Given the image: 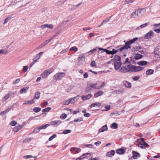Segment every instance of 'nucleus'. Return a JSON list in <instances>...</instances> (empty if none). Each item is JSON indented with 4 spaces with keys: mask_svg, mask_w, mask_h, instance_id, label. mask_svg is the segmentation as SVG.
Returning a JSON list of instances; mask_svg holds the SVG:
<instances>
[{
    "mask_svg": "<svg viewBox=\"0 0 160 160\" xmlns=\"http://www.w3.org/2000/svg\"><path fill=\"white\" fill-rule=\"evenodd\" d=\"M153 35V32L152 31H150L145 34L144 38L145 39H149L151 38V37Z\"/></svg>",
    "mask_w": 160,
    "mask_h": 160,
    "instance_id": "nucleus-13",
    "label": "nucleus"
},
{
    "mask_svg": "<svg viewBox=\"0 0 160 160\" xmlns=\"http://www.w3.org/2000/svg\"><path fill=\"white\" fill-rule=\"evenodd\" d=\"M7 52V51L4 49H2L0 50V54H3L6 53Z\"/></svg>",
    "mask_w": 160,
    "mask_h": 160,
    "instance_id": "nucleus-54",
    "label": "nucleus"
},
{
    "mask_svg": "<svg viewBox=\"0 0 160 160\" xmlns=\"http://www.w3.org/2000/svg\"><path fill=\"white\" fill-rule=\"evenodd\" d=\"M31 141V139L30 138H26L23 141V143L29 142Z\"/></svg>",
    "mask_w": 160,
    "mask_h": 160,
    "instance_id": "nucleus-42",
    "label": "nucleus"
},
{
    "mask_svg": "<svg viewBox=\"0 0 160 160\" xmlns=\"http://www.w3.org/2000/svg\"><path fill=\"white\" fill-rule=\"evenodd\" d=\"M70 50L76 52L78 50V48L76 47H73L70 49Z\"/></svg>",
    "mask_w": 160,
    "mask_h": 160,
    "instance_id": "nucleus-39",
    "label": "nucleus"
},
{
    "mask_svg": "<svg viewBox=\"0 0 160 160\" xmlns=\"http://www.w3.org/2000/svg\"><path fill=\"white\" fill-rule=\"evenodd\" d=\"M123 83L125 86L127 88H130L131 87L132 85L131 83L127 81H124Z\"/></svg>",
    "mask_w": 160,
    "mask_h": 160,
    "instance_id": "nucleus-26",
    "label": "nucleus"
},
{
    "mask_svg": "<svg viewBox=\"0 0 160 160\" xmlns=\"http://www.w3.org/2000/svg\"><path fill=\"white\" fill-rule=\"evenodd\" d=\"M32 157V156L30 155H26L24 156V158L25 159L31 158Z\"/></svg>",
    "mask_w": 160,
    "mask_h": 160,
    "instance_id": "nucleus-61",
    "label": "nucleus"
},
{
    "mask_svg": "<svg viewBox=\"0 0 160 160\" xmlns=\"http://www.w3.org/2000/svg\"><path fill=\"white\" fill-rule=\"evenodd\" d=\"M78 98L79 96L78 95L72 98H69V100L70 103H73L77 101V100L78 99Z\"/></svg>",
    "mask_w": 160,
    "mask_h": 160,
    "instance_id": "nucleus-19",
    "label": "nucleus"
},
{
    "mask_svg": "<svg viewBox=\"0 0 160 160\" xmlns=\"http://www.w3.org/2000/svg\"><path fill=\"white\" fill-rule=\"evenodd\" d=\"M37 62V60H34L33 59V61L31 63L30 68H31Z\"/></svg>",
    "mask_w": 160,
    "mask_h": 160,
    "instance_id": "nucleus-56",
    "label": "nucleus"
},
{
    "mask_svg": "<svg viewBox=\"0 0 160 160\" xmlns=\"http://www.w3.org/2000/svg\"><path fill=\"white\" fill-rule=\"evenodd\" d=\"M71 132V130H64L63 132L62 133L64 134H67L68 133H69Z\"/></svg>",
    "mask_w": 160,
    "mask_h": 160,
    "instance_id": "nucleus-47",
    "label": "nucleus"
},
{
    "mask_svg": "<svg viewBox=\"0 0 160 160\" xmlns=\"http://www.w3.org/2000/svg\"><path fill=\"white\" fill-rule=\"evenodd\" d=\"M82 121L83 119L82 118L80 117L77 119H74V120L73 121V122H79L80 121Z\"/></svg>",
    "mask_w": 160,
    "mask_h": 160,
    "instance_id": "nucleus-40",
    "label": "nucleus"
},
{
    "mask_svg": "<svg viewBox=\"0 0 160 160\" xmlns=\"http://www.w3.org/2000/svg\"><path fill=\"white\" fill-rule=\"evenodd\" d=\"M137 15L138 17L142 16L144 14L146 11V10L145 8H141L136 9Z\"/></svg>",
    "mask_w": 160,
    "mask_h": 160,
    "instance_id": "nucleus-5",
    "label": "nucleus"
},
{
    "mask_svg": "<svg viewBox=\"0 0 160 160\" xmlns=\"http://www.w3.org/2000/svg\"><path fill=\"white\" fill-rule=\"evenodd\" d=\"M35 102V100H34L32 99L29 101H25L24 102V103L23 104H26L28 103H30V104H32L34 103Z\"/></svg>",
    "mask_w": 160,
    "mask_h": 160,
    "instance_id": "nucleus-34",
    "label": "nucleus"
},
{
    "mask_svg": "<svg viewBox=\"0 0 160 160\" xmlns=\"http://www.w3.org/2000/svg\"><path fill=\"white\" fill-rule=\"evenodd\" d=\"M28 69V67L27 66H25L23 67V68L22 70L23 72H26Z\"/></svg>",
    "mask_w": 160,
    "mask_h": 160,
    "instance_id": "nucleus-48",
    "label": "nucleus"
},
{
    "mask_svg": "<svg viewBox=\"0 0 160 160\" xmlns=\"http://www.w3.org/2000/svg\"><path fill=\"white\" fill-rule=\"evenodd\" d=\"M103 93V91H98L95 92L94 94V96L95 98H97L99 96H100L102 95Z\"/></svg>",
    "mask_w": 160,
    "mask_h": 160,
    "instance_id": "nucleus-25",
    "label": "nucleus"
},
{
    "mask_svg": "<svg viewBox=\"0 0 160 160\" xmlns=\"http://www.w3.org/2000/svg\"><path fill=\"white\" fill-rule=\"evenodd\" d=\"M138 146L139 147H140L142 149H145V147L144 146L143 143H139L138 145Z\"/></svg>",
    "mask_w": 160,
    "mask_h": 160,
    "instance_id": "nucleus-51",
    "label": "nucleus"
},
{
    "mask_svg": "<svg viewBox=\"0 0 160 160\" xmlns=\"http://www.w3.org/2000/svg\"><path fill=\"white\" fill-rule=\"evenodd\" d=\"M88 73L87 72H85L83 75L84 78H87L88 77Z\"/></svg>",
    "mask_w": 160,
    "mask_h": 160,
    "instance_id": "nucleus-64",
    "label": "nucleus"
},
{
    "mask_svg": "<svg viewBox=\"0 0 160 160\" xmlns=\"http://www.w3.org/2000/svg\"><path fill=\"white\" fill-rule=\"evenodd\" d=\"M86 99H89L91 98L92 97V94L90 93L88 94L86 96Z\"/></svg>",
    "mask_w": 160,
    "mask_h": 160,
    "instance_id": "nucleus-57",
    "label": "nucleus"
},
{
    "mask_svg": "<svg viewBox=\"0 0 160 160\" xmlns=\"http://www.w3.org/2000/svg\"><path fill=\"white\" fill-rule=\"evenodd\" d=\"M49 125V124H48L43 126H41L39 127H37L34 129L33 131V132L34 133H38L39 132L41 129H45Z\"/></svg>",
    "mask_w": 160,
    "mask_h": 160,
    "instance_id": "nucleus-4",
    "label": "nucleus"
},
{
    "mask_svg": "<svg viewBox=\"0 0 160 160\" xmlns=\"http://www.w3.org/2000/svg\"><path fill=\"white\" fill-rule=\"evenodd\" d=\"M67 116V115L66 114L63 113L60 116V118H61L62 119H64L65 118H66Z\"/></svg>",
    "mask_w": 160,
    "mask_h": 160,
    "instance_id": "nucleus-41",
    "label": "nucleus"
},
{
    "mask_svg": "<svg viewBox=\"0 0 160 160\" xmlns=\"http://www.w3.org/2000/svg\"><path fill=\"white\" fill-rule=\"evenodd\" d=\"M56 136V135L54 134H53L52 136H51L49 138V141H51L52 140L53 138H55Z\"/></svg>",
    "mask_w": 160,
    "mask_h": 160,
    "instance_id": "nucleus-49",
    "label": "nucleus"
},
{
    "mask_svg": "<svg viewBox=\"0 0 160 160\" xmlns=\"http://www.w3.org/2000/svg\"><path fill=\"white\" fill-rule=\"evenodd\" d=\"M115 152L114 150H111L110 152H108L106 156L108 157H111L114 155Z\"/></svg>",
    "mask_w": 160,
    "mask_h": 160,
    "instance_id": "nucleus-16",
    "label": "nucleus"
},
{
    "mask_svg": "<svg viewBox=\"0 0 160 160\" xmlns=\"http://www.w3.org/2000/svg\"><path fill=\"white\" fill-rule=\"evenodd\" d=\"M46 28H50V29H52V28L53 26L52 24H46Z\"/></svg>",
    "mask_w": 160,
    "mask_h": 160,
    "instance_id": "nucleus-46",
    "label": "nucleus"
},
{
    "mask_svg": "<svg viewBox=\"0 0 160 160\" xmlns=\"http://www.w3.org/2000/svg\"><path fill=\"white\" fill-rule=\"evenodd\" d=\"M23 126H20V125H18L15 127L13 128V131L15 132H18L20 129H21Z\"/></svg>",
    "mask_w": 160,
    "mask_h": 160,
    "instance_id": "nucleus-21",
    "label": "nucleus"
},
{
    "mask_svg": "<svg viewBox=\"0 0 160 160\" xmlns=\"http://www.w3.org/2000/svg\"><path fill=\"white\" fill-rule=\"evenodd\" d=\"M120 57L118 55H116L114 57V58L113 59V62L115 61H121Z\"/></svg>",
    "mask_w": 160,
    "mask_h": 160,
    "instance_id": "nucleus-27",
    "label": "nucleus"
},
{
    "mask_svg": "<svg viewBox=\"0 0 160 160\" xmlns=\"http://www.w3.org/2000/svg\"><path fill=\"white\" fill-rule=\"evenodd\" d=\"M110 127L112 129H116L118 128V125L117 123L114 122L111 125Z\"/></svg>",
    "mask_w": 160,
    "mask_h": 160,
    "instance_id": "nucleus-31",
    "label": "nucleus"
},
{
    "mask_svg": "<svg viewBox=\"0 0 160 160\" xmlns=\"http://www.w3.org/2000/svg\"><path fill=\"white\" fill-rule=\"evenodd\" d=\"M50 73V70L47 69L44 71V72L41 75V76L42 78H45Z\"/></svg>",
    "mask_w": 160,
    "mask_h": 160,
    "instance_id": "nucleus-11",
    "label": "nucleus"
},
{
    "mask_svg": "<svg viewBox=\"0 0 160 160\" xmlns=\"http://www.w3.org/2000/svg\"><path fill=\"white\" fill-rule=\"evenodd\" d=\"M52 40V38H51L50 39H48L46 40L44 42L42 43L40 45H39V46H38L37 48V49H38L42 48L43 47L47 44L48 43H49Z\"/></svg>",
    "mask_w": 160,
    "mask_h": 160,
    "instance_id": "nucleus-9",
    "label": "nucleus"
},
{
    "mask_svg": "<svg viewBox=\"0 0 160 160\" xmlns=\"http://www.w3.org/2000/svg\"><path fill=\"white\" fill-rule=\"evenodd\" d=\"M133 1V0H126L125 3V4H129L132 3Z\"/></svg>",
    "mask_w": 160,
    "mask_h": 160,
    "instance_id": "nucleus-50",
    "label": "nucleus"
},
{
    "mask_svg": "<svg viewBox=\"0 0 160 160\" xmlns=\"http://www.w3.org/2000/svg\"><path fill=\"white\" fill-rule=\"evenodd\" d=\"M154 52L155 56L160 58V45L157 46Z\"/></svg>",
    "mask_w": 160,
    "mask_h": 160,
    "instance_id": "nucleus-8",
    "label": "nucleus"
},
{
    "mask_svg": "<svg viewBox=\"0 0 160 160\" xmlns=\"http://www.w3.org/2000/svg\"><path fill=\"white\" fill-rule=\"evenodd\" d=\"M97 48H94L88 52V53H90V54H91L94 53L97 50Z\"/></svg>",
    "mask_w": 160,
    "mask_h": 160,
    "instance_id": "nucleus-43",
    "label": "nucleus"
},
{
    "mask_svg": "<svg viewBox=\"0 0 160 160\" xmlns=\"http://www.w3.org/2000/svg\"><path fill=\"white\" fill-rule=\"evenodd\" d=\"M108 129L107 126L105 125L102 127L99 130L100 132H103Z\"/></svg>",
    "mask_w": 160,
    "mask_h": 160,
    "instance_id": "nucleus-24",
    "label": "nucleus"
},
{
    "mask_svg": "<svg viewBox=\"0 0 160 160\" xmlns=\"http://www.w3.org/2000/svg\"><path fill=\"white\" fill-rule=\"evenodd\" d=\"M128 65L126 66H122L119 70V72L123 73L129 72Z\"/></svg>",
    "mask_w": 160,
    "mask_h": 160,
    "instance_id": "nucleus-7",
    "label": "nucleus"
},
{
    "mask_svg": "<svg viewBox=\"0 0 160 160\" xmlns=\"http://www.w3.org/2000/svg\"><path fill=\"white\" fill-rule=\"evenodd\" d=\"M17 124V122L15 121H12L10 122V124L12 126H15Z\"/></svg>",
    "mask_w": 160,
    "mask_h": 160,
    "instance_id": "nucleus-52",
    "label": "nucleus"
},
{
    "mask_svg": "<svg viewBox=\"0 0 160 160\" xmlns=\"http://www.w3.org/2000/svg\"><path fill=\"white\" fill-rule=\"evenodd\" d=\"M96 48H98V49L100 51L103 50V51L106 52L107 53V54H111V51H109L107 49L102 48H99L98 47H97Z\"/></svg>",
    "mask_w": 160,
    "mask_h": 160,
    "instance_id": "nucleus-20",
    "label": "nucleus"
},
{
    "mask_svg": "<svg viewBox=\"0 0 160 160\" xmlns=\"http://www.w3.org/2000/svg\"><path fill=\"white\" fill-rule=\"evenodd\" d=\"M129 72H137L143 69V68L141 66H135L134 65H128Z\"/></svg>",
    "mask_w": 160,
    "mask_h": 160,
    "instance_id": "nucleus-2",
    "label": "nucleus"
},
{
    "mask_svg": "<svg viewBox=\"0 0 160 160\" xmlns=\"http://www.w3.org/2000/svg\"><path fill=\"white\" fill-rule=\"evenodd\" d=\"M40 58V57L39 56V55H38L37 54L35 57L33 59L34 60H37V61Z\"/></svg>",
    "mask_w": 160,
    "mask_h": 160,
    "instance_id": "nucleus-58",
    "label": "nucleus"
},
{
    "mask_svg": "<svg viewBox=\"0 0 160 160\" xmlns=\"http://www.w3.org/2000/svg\"><path fill=\"white\" fill-rule=\"evenodd\" d=\"M70 103V102L69 99H68V100H65L62 102V103L63 105H68Z\"/></svg>",
    "mask_w": 160,
    "mask_h": 160,
    "instance_id": "nucleus-45",
    "label": "nucleus"
},
{
    "mask_svg": "<svg viewBox=\"0 0 160 160\" xmlns=\"http://www.w3.org/2000/svg\"><path fill=\"white\" fill-rule=\"evenodd\" d=\"M97 83H89L87 84V87L85 88V92L88 93L92 90V89H99L98 87L97 86Z\"/></svg>",
    "mask_w": 160,
    "mask_h": 160,
    "instance_id": "nucleus-3",
    "label": "nucleus"
},
{
    "mask_svg": "<svg viewBox=\"0 0 160 160\" xmlns=\"http://www.w3.org/2000/svg\"><path fill=\"white\" fill-rule=\"evenodd\" d=\"M41 110V108L39 107H36L33 108V111L36 112H38Z\"/></svg>",
    "mask_w": 160,
    "mask_h": 160,
    "instance_id": "nucleus-36",
    "label": "nucleus"
},
{
    "mask_svg": "<svg viewBox=\"0 0 160 160\" xmlns=\"http://www.w3.org/2000/svg\"><path fill=\"white\" fill-rule=\"evenodd\" d=\"M20 79H16L15 81L13 82V84H16L17 83H18L20 81Z\"/></svg>",
    "mask_w": 160,
    "mask_h": 160,
    "instance_id": "nucleus-63",
    "label": "nucleus"
},
{
    "mask_svg": "<svg viewBox=\"0 0 160 160\" xmlns=\"http://www.w3.org/2000/svg\"><path fill=\"white\" fill-rule=\"evenodd\" d=\"M90 65L92 67H95L96 65V62L94 61H92L91 62Z\"/></svg>",
    "mask_w": 160,
    "mask_h": 160,
    "instance_id": "nucleus-53",
    "label": "nucleus"
},
{
    "mask_svg": "<svg viewBox=\"0 0 160 160\" xmlns=\"http://www.w3.org/2000/svg\"><path fill=\"white\" fill-rule=\"evenodd\" d=\"M137 12L136 9L135 10V12H132L131 14V17L133 18H136L138 17V15L137 14Z\"/></svg>",
    "mask_w": 160,
    "mask_h": 160,
    "instance_id": "nucleus-17",
    "label": "nucleus"
},
{
    "mask_svg": "<svg viewBox=\"0 0 160 160\" xmlns=\"http://www.w3.org/2000/svg\"><path fill=\"white\" fill-rule=\"evenodd\" d=\"M148 62L144 61H141L138 62V65L141 66H143L146 65L147 64Z\"/></svg>",
    "mask_w": 160,
    "mask_h": 160,
    "instance_id": "nucleus-33",
    "label": "nucleus"
},
{
    "mask_svg": "<svg viewBox=\"0 0 160 160\" xmlns=\"http://www.w3.org/2000/svg\"><path fill=\"white\" fill-rule=\"evenodd\" d=\"M83 116L85 117H89L90 116V114L89 113L86 112L84 114Z\"/></svg>",
    "mask_w": 160,
    "mask_h": 160,
    "instance_id": "nucleus-62",
    "label": "nucleus"
},
{
    "mask_svg": "<svg viewBox=\"0 0 160 160\" xmlns=\"http://www.w3.org/2000/svg\"><path fill=\"white\" fill-rule=\"evenodd\" d=\"M51 109V107H48L42 110V112H49Z\"/></svg>",
    "mask_w": 160,
    "mask_h": 160,
    "instance_id": "nucleus-37",
    "label": "nucleus"
},
{
    "mask_svg": "<svg viewBox=\"0 0 160 160\" xmlns=\"http://www.w3.org/2000/svg\"><path fill=\"white\" fill-rule=\"evenodd\" d=\"M40 92H38L35 93V95L33 98V100H35V99H38L40 98Z\"/></svg>",
    "mask_w": 160,
    "mask_h": 160,
    "instance_id": "nucleus-29",
    "label": "nucleus"
},
{
    "mask_svg": "<svg viewBox=\"0 0 160 160\" xmlns=\"http://www.w3.org/2000/svg\"><path fill=\"white\" fill-rule=\"evenodd\" d=\"M128 62L129 64L131 65H132V64H135L136 63V62L133 60L132 59H131L130 60L128 61V58H127L126 59L125 62H124V64H125V63Z\"/></svg>",
    "mask_w": 160,
    "mask_h": 160,
    "instance_id": "nucleus-18",
    "label": "nucleus"
},
{
    "mask_svg": "<svg viewBox=\"0 0 160 160\" xmlns=\"http://www.w3.org/2000/svg\"><path fill=\"white\" fill-rule=\"evenodd\" d=\"M65 75V74L63 72L58 73L54 76V79H60L64 77Z\"/></svg>",
    "mask_w": 160,
    "mask_h": 160,
    "instance_id": "nucleus-6",
    "label": "nucleus"
},
{
    "mask_svg": "<svg viewBox=\"0 0 160 160\" xmlns=\"http://www.w3.org/2000/svg\"><path fill=\"white\" fill-rule=\"evenodd\" d=\"M114 62L115 69L116 70H118L122 65L121 61H115Z\"/></svg>",
    "mask_w": 160,
    "mask_h": 160,
    "instance_id": "nucleus-10",
    "label": "nucleus"
},
{
    "mask_svg": "<svg viewBox=\"0 0 160 160\" xmlns=\"http://www.w3.org/2000/svg\"><path fill=\"white\" fill-rule=\"evenodd\" d=\"M148 22L146 23L141 25L140 26L137 28V29L138 30L140 28H143L147 26L149 24Z\"/></svg>",
    "mask_w": 160,
    "mask_h": 160,
    "instance_id": "nucleus-30",
    "label": "nucleus"
},
{
    "mask_svg": "<svg viewBox=\"0 0 160 160\" xmlns=\"http://www.w3.org/2000/svg\"><path fill=\"white\" fill-rule=\"evenodd\" d=\"M118 51H119L118 49V50H116L114 49H113L112 51H111V54L113 55L114 54L116 53Z\"/></svg>",
    "mask_w": 160,
    "mask_h": 160,
    "instance_id": "nucleus-55",
    "label": "nucleus"
},
{
    "mask_svg": "<svg viewBox=\"0 0 160 160\" xmlns=\"http://www.w3.org/2000/svg\"><path fill=\"white\" fill-rule=\"evenodd\" d=\"M154 31L157 33L160 32V23L158 24H155L154 25Z\"/></svg>",
    "mask_w": 160,
    "mask_h": 160,
    "instance_id": "nucleus-14",
    "label": "nucleus"
},
{
    "mask_svg": "<svg viewBox=\"0 0 160 160\" xmlns=\"http://www.w3.org/2000/svg\"><path fill=\"white\" fill-rule=\"evenodd\" d=\"M12 17L11 16L8 17L4 20V22L3 23V24H5L6 23L8 22V21L10 19H11Z\"/></svg>",
    "mask_w": 160,
    "mask_h": 160,
    "instance_id": "nucleus-38",
    "label": "nucleus"
},
{
    "mask_svg": "<svg viewBox=\"0 0 160 160\" xmlns=\"http://www.w3.org/2000/svg\"><path fill=\"white\" fill-rule=\"evenodd\" d=\"M9 94H6L4 97V99L5 101L7 100L9 98Z\"/></svg>",
    "mask_w": 160,
    "mask_h": 160,
    "instance_id": "nucleus-60",
    "label": "nucleus"
},
{
    "mask_svg": "<svg viewBox=\"0 0 160 160\" xmlns=\"http://www.w3.org/2000/svg\"><path fill=\"white\" fill-rule=\"evenodd\" d=\"M82 58H84V56L82 55H80L79 56L78 60L80 61Z\"/></svg>",
    "mask_w": 160,
    "mask_h": 160,
    "instance_id": "nucleus-59",
    "label": "nucleus"
},
{
    "mask_svg": "<svg viewBox=\"0 0 160 160\" xmlns=\"http://www.w3.org/2000/svg\"><path fill=\"white\" fill-rule=\"evenodd\" d=\"M133 154L132 157L134 159H136L138 157H140V154L138 152L133 151L132 152Z\"/></svg>",
    "mask_w": 160,
    "mask_h": 160,
    "instance_id": "nucleus-15",
    "label": "nucleus"
},
{
    "mask_svg": "<svg viewBox=\"0 0 160 160\" xmlns=\"http://www.w3.org/2000/svg\"><path fill=\"white\" fill-rule=\"evenodd\" d=\"M101 105V103L100 102H95L92 104L89 107L91 108L92 107H99Z\"/></svg>",
    "mask_w": 160,
    "mask_h": 160,
    "instance_id": "nucleus-23",
    "label": "nucleus"
},
{
    "mask_svg": "<svg viewBox=\"0 0 160 160\" xmlns=\"http://www.w3.org/2000/svg\"><path fill=\"white\" fill-rule=\"evenodd\" d=\"M142 55L137 53L135 54L134 58L136 60H138L142 58Z\"/></svg>",
    "mask_w": 160,
    "mask_h": 160,
    "instance_id": "nucleus-32",
    "label": "nucleus"
},
{
    "mask_svg": "<svg viewBox=\"0 0 160 160\" xmlns=\"http://www.w3.org/2000/svg\"><path fill=\"white\" fill-rule=\"evenodd\" d=\"M112 16H110V17H109L108 18L106 19V20H103L102 21V22H103V23H104V24L105 23H106L108 22L109 21V20H110V19L111 18Z\"/></svg>",
    "mask_w": 160,
    "mask_h": 160,
    "instance_id": "nucleus-44",
    "label": "nucleus"
},
{
    "mask_svg": "<svg viewBox=\"0 0 160 160\" xmlns=\"http://www.w3.org/2000/svg\"><path fill=\"white\" fill-rule=\"evenodd\" d=\"M29 87H27L25 88H22L20 90V93L21 94L26 93L27 90L29 89Z\"/></svg>",
    "mask_w": 160,
    "mask_h": 160,
    "instance_id": "nucleus-28",
    "label": "nucleus"
},
{
    "mask_svg": "<svg viewBox=\"0 0 160 160\" xmlns=\"http://www.w3.org/2000/svg\"><path fill=\"white\" fill-rule=\"evenodd\" d=\"M126 151V149L124 147L122 148H121L117 149L116 151V152L119 154H122L125 153Z\"/></svg>",
    "mask_w": 160,
    "mask_h": 160,
    "instance_id": "nucleus-12",
    "label": "nucleus"
},
{
    "mask_svg": "<svg viewBox=\"0 0 160 160\" xmlns=\"http://www.w3.org/2000/svg\"><path fill=\"white\" fill-rule=\"evenodd\" d=\"M154 70L152 69H149L146 72V74L147 75H149L153 73Z\"/></svg>",
    "mask_w": 160,
    "mask_h": 160,
    "instance_id": "nucleus-35",
    "label": "nucleus"
},
{
    "mask_svg": "<svg viewBox=\"0 0 160 160\" xmlns=\"http://www.w3.org/2000/svg\"><path fill=\"white\" fill-rule=\"evenodd\" d=\"M138 39V38H135L129 41H127L125 43L124 45L119 49L118 50L122 51L124 49L128 50V49H130L132 44L134 43Z\"/></svg>",
    "mask_w": 160,
    "mask_h": 160,
    "instance_id": "nucleus-1",
    "label": "nucleus"
},
{
    "mask_svg": "<svg viewBox=\"0 0 160 160\" xmlns=\"http://www.w3.org/2000/svg\"><path fill=\"white\" fill-rule=\"evenodd\" d=\"M61 121L60 120H55L54 121H52L51 122V125H58L61 123Z\"/></svg>",
    "mask_w": 160,
    "mask_h": 160,
    "instance_id": "nucleus-22",
    "label": "nucleus"
}]
</instances>
